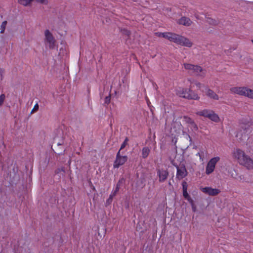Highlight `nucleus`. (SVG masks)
<instances>
[{"label": "nucleus", "mask_w": 253, "mask_h": 253, "mask_svg": "<svg viewBox=\"0 0 253 253\" xmlns=\"http://www.w3.org/2000/svg\"><path fill=\"white\" fill-rule=\"evenodd\" d=\"M233 157L237 160L240 165L245 167L248 169H253V160L241 149H235L233 152Z\"/></svg>", "instance_id": "1"}, {"label": "nucleus", "mask_w": 253, "mask_h": 253, "mask_svg": "<svg viewBox=\"0 0 253 253\" xmlns=\"http://www.w3.org/2000/svg\"><path fill=\"white\" fill-rule=\"evenodd\" d=\"M168 40L171 42L188 47H191L193 45L192 42L189 39L174 33H169Z\"/></svg>", "instance_id": "2"}, {"label": "nucleus", "mask_w": 253, "mask_h": 253, "mask_svg": "<svg viewBox=\"0 0 253 253\" xmlns=\"http://www.w3.org/2000/svg\"><path fill=\"white\" fill-rule=\"evenodd\" d=\"M191 85L189 89L179 87L176 89V94L180 97L190 100H198L200 99V97L197 93L191 89Z\"/></svg>", "instance_id": "3"}, {"label": "nucleus", "mask_w": 253, "mask_h": 253, "mask_svg": "<svg viewBox=\"0 0 253 253\" xmlns=\"http://www.w3.org/2000/svg\"><path fill=\"white\" fill-rule=\"evenodd\" d=\"M183 66L184 68L188 70L191 74H194L196 76L202 78H204L206 75V71L203 70L200 66L189 63H184Z\"/></svg>", "instance_id": "4"}, {"label": "nucleus", "mask_w": 253, "mask_h": 253, "mask_svg": "<svg viewBox=\"0 0 253 253\" xmlns=\"http://www.w3.org/2000/svg\"><path fill=\"white\" fill-rule=\"evenodd\" d=\"M197 115L208 118L211 121L217 123L219 122L220 119L217 114L211 110L204 109L196 113Z\"/></svg>", "instance_id": "5"}, {"label": "nucleus", "mask_w": 253, "mask_h": 253, "mask_svg": "<svg viewBox=\"0 0 253 253\" xmlns=\"http://www.w3.org/2000/svg\"><path fill=\"white\" fill-rule=\"evenodd\" d=\"M173 165L176 168V178L177 179L181 180L188 175V171L184 164H181L177 165V164H173Z\"/></svg>", "instance_id": "6"}, {"label": "nucleus", "mask_w": 253, "mask_h": 253, "mask_svg": "<svg viewBox=\"0 0 253 253\" xmlns=\"http://www.w3.org/2000/svg\"><path fill=\"white\" fill-rule=\"evenodd\" d=\"M45 43L47 44L49 49H53L55 47L56 40L49 30L44 31Z\"/></svg>", "instance_id": "7"}, {"label": "nucleus", "mask_w": 253, "mask_h": 253, "mask_svg": "<svg viewBox=\"0 0 253 253\" xmlns=\"http://www.w3.org/2000/svg\"><path fill=\"white\" fill-rule=\"evenodd\" d=\"M220 160L219 157H215L211 159L208 163L206 169V173L207 174L211 173L213 171L215 167L216 164Z\"/></svg>", "instance_id": "8"}, {"label": "nucleus", "mask_w": 253, "mask_h": 253, "mask_svg": "<svg viewBox=\"0 0 253 253\" xmlns=\"http://www.w3.org/2000/svg\"><path fill=\"white\" fill-rule=\"evenodd\" d=\"M202 191L210 196H215L221 192L219 189L212 188L211 187H206L201 189Z\"/></svg>", "instance_id": "9"}, {"label": "nucleus", "mask_w": 253, "mask_h": 253, "mask_svg": "<svg viewBox=\"0 0 253 253\" xmlns=\"http://www.w3.org/2000/svg\"><path fill=\"white\" fill-rule=\"evenodd\" d=\"M247 87L236 86L230 88V91L234 94L245 96Z\"/></svg>", "instance_id": "10"}, {"label": "nucleus", "mask_w": 253, "mask_h": 253, "mask_svg": "<svg viewBox=\"0 0 253 253\" xmlns=\"http://www.w3.org/2000/svg\"><path fill=\"white\" fill-rule=\"evenodd\" d=\"M127 160V157L124 156L121 158H116L113 167L114 168H118L120 166L124 165Z\"/></svg>", "instance_id": "11"}, {"label": "nucleus", "mask_w": 253, "mask_h": 253, "mask_svg": "<svg viewBox=\"0 0 253 253\" xmlns=\"http://www.w3.org/2000/svg\"><path fill=\"white\" fill-rule=\"evenodd\" d=\"M157 174L159 176V181L164 182L167 178L169 172L167 170L164 169H158Z\"/></svg>", "instance_id": "12"}, {"label": "nucleus", "mask_w": 253, "mask_h": 253, "mask_svg": "<svg viewBox=\"0 0 253 253\" xmlns=\"http://www.w3.org/2000/svg\"><path fill=\"white\" fill-rule=\"evenodd\" d=\"M205 93L207 96L211 99L216 100H218L219 99L218 95L214 91L208 87H206Z\"/></svg>", "instance_id": "13"}, {"label": "nucleus", "mask_w": 253, "mask_h": 253, "mask_svg": "<svg viewBox=\"0 0 253 253\" xmlns=\"http://www.w3.org/2000/svg\"><path fill=\"white\" fill-rule=\"evenodd\" d=\"M178 24L185 26H190L192 24L191 19L187 17L183 16L178 20Z\"/></svg>", "instance_id": "14"}, {"label": "nucleus", "mask_w": 253, "mask_h": 253, "mask_svg": "<svg viewBox=\"0 0 253 253\" xmlns=\"http://www.w3.org/2000/svg\"><path fill=\"white\" fill-rule=\"evenodd\" d=\"M184 121L187 124H190L193 127L194 129L197 130L198 129V126L195 123L194 121L189 117L184 116L183 117Z\"/></svg>", "instance_id": "15"}, {"label": "nucleus", "mask_w": 253, "mask_h": 253, "mask_svg": "<svg viewBox=\"0 0 253 253\" xmlns=\"http://www.w3.org/2000/svg\"><path fill=\"white\" fill-rule=\"evenodd\" d=\"M206 21L208 24L211 26H217L219 23L218 20L210 17H206Z\"/></svg>", "instance_id": "16"}, {"label": "nucleus", "mask_w": 253, "mask_h": 253, "mask_svg": "<svg viewBox=\"0 0 253 253\" xmlns=\"http://www.w3.org/2000/svg\"><path fill=\"white\" fill-rule=\"evenodd\" d=\"M150 150L148 147H145L142 150V157L143 159H146L150 153Z\"/></svg>", "instance_id": "17"}, {"label": "nucleus", "mask_w": 253, "mask_h": 253, "mask_svg": "<svg viewBox=\"0 0 253 253\" xmlns=\"http://www.w3.org/2000/svg\"><path fill=\"white\" fill-rule=\"evenodd\" d=\"M245 97L253 99V89L247 87Z\"/></svg>", "instance_id": "18"}, {"label": "nucleus", "mask_w": 253, "mask_h": 253, "mask_svg": "<svg viewBox=\"0 0 253 253\" xmlns=\"http://www.w3.org/2000/svg\"><path fill=\"white\" fill-rule=\"evenodd\" d=\"M32 1V0H18V2L24 6H26L29 5Z\"/></svg>", "instance_id": "19"}, {"label": "nucleus", "mask_w": 253, "mask_h": 253, "mask_svg": "<svg viewBox=\"0 0 253 253\" xmlns=\"http://www.w3.org/2000/svg\"><path fill=\"white\" fill-rule=\"evenodd\" d=\"M169 33V32H165V33L156 32L155 33V34L157 37H163L166 39H168Z\"/></svg>", "instance_id": "20"}, {"label": "nucleus", "mask_w": 253, "mask_h": 253, "mask_svg": "<svg viewBox=\"0 0 253 253\" xmlns=\"http://www.w3.org/2000/svg\"><path fill=\"white\" fill-rule=\"evenodd\" d=\"M124 181H125V179L124 178H122L120 179H119V180L118 181V182L116 185V188H115V190H114V191H115L117 193L118 192V191H119V189L120 188L121 184H122Z\"/></svg>", "instance_id": "21"}, {"label": "nucleus", "mask_w": 253, "mask_h": 253, "mask_svg": "<svg viewBox=\"0 0 253 253\" xmlns=\"http://www.w3.org/2000/svg\"><path fill=\"white\" fill-rule=\"evenodd\" d=\"M188 81L191 83V84L194 83L196 86L198 87L199 89L201 87L202 84L197 81H194V80L192 79H188Z\"/></svg>", "instance_id": "22"}, {"label": "nucleus", "mask_w": 253, "mask_h": 253, "mask_svg": "<svg viewBox=\"0 0 253 253\" xmlns=\"http://www.w3.org/2000/svg\"><path fill=\"white\" fill-rule=\"evenodd\" d=\"M7 23V22L6 21H4L1 23V25L0 26L1 31H0V32L1 34L4 33L5 29V28H6V26Z\"/></svg>", "instance_id": "23"}, {"label": "nucleus", "mask_w": 253, "mask_h": 253, "mask_svg": "<svg viewBox=\"0 0 253 253\" xmlns=\"http://www.w3.org/2000/svg\"><path fill=\"white\" fill-rule=\"evenodd\" d=\"M117 192H116L115 191H113L111 192V194L109 196V198H108V199L107 200V202L108 203H110L112 201V200H113V198L114 196H115L117 194Z\"/></svg>", "instance_id": "24"}, {"label": "nucleus", "mask_w": 253, "mask_h": 253, "mask_svg": "<svg viewBox=\"0 0 253 253\" xmlns=\"http://www.w3.org/2000/svg\"><path fill=\"white\" fill-rule=\"evenodd\" d=\"M128 141V138L127 137H126L125 138L124 141L123 142V143L122 144L120 149V150L123 149L126 146V145L127 144Z\"/></svg>", "instance_id": "25"}, {"label": "nucleus", "mask_w": 253, "mask_h": 253, "mask_svg": "<svg viewBox=\"0 0 253 253\" xmlns=\"http://www.w3.org/2000/svg\"><path fill=\"white\" fill-rule=\"evenodd\" d=\"M5 98V96L4 94H1L0 95V106H1L3 104Z\"/></svg>", "instance_id": "26"}, {"label": "nucleus", "mask_w": 253, "mask_h": 253, "mask_svg": "<svg viewBox=\"0 0 253 253\" xmlns=\"http://www.w3.org/2000/svg\"><path fill=\"white\" fill-rule=\"evenodd\" d=\"M183 191L187 190L188 185L186 182L183 181L182 183Z\"/></svg>", "instance_id": "27"}, {"label": "nucleus", "mask_w": 253, "mask_h": 253, "mask_svg": "<svg viewBox=\"0 0 253 253\" xmlns=\"http://www.w3.org/2000/svg\"><path fill=\"white\" fill-rule=\"evenodd\" d=\"M39 105H38V103H36V104L35 105V106H34V107L33 109H32V111H31V113H34V112H35L37 111L38 110V109H39Z\"/></svg>", "instance_id": "28"}, {"label": "nucleus", "mask_w": 253, "mask_h": 253, "mask_svg": "<svg viewBox=\"0 0 253 253\" xmlns=\"http://www.w3.org/2000/svg\"><path fill=\"white\" fill-rule=\"evenodd\" d=\"M183 196L186 199L190 197V196L187 192V190L183 191Z\"/></svg>", "instance_id": "29"}, {"label": "nucleus", "mask_w": 253, "mask_h": 253, "mask_svg": "<svg viewBox=\"0 0 253 253\" xmlns=\"http://www.w3.org/2000/svg\"><path fill=\"white\" fill-rule=\"evenodd\" d=\"M111 100V95H109L108 96H106L105 98V103L107 104H109Z\"/></svg>", "instance_id": "30"}, {"label": "nucleus", "mask_w": 253, "mask_h": 253, "mask_svg": "<svg viewBox=\"0 0 253 253\" xmlns=\"http://www.w3.org/2000/svg\"><path fill=\"white\" fill-rule=\"evenodd\" d=\"M186 200L188 201V202L190 203L191 206L195 204L194 203V201L191 199V198L190 197L189 198H188V199H187Z\"/></svg>", "instance_id": "31"}, {"label": "nucleus", "mask_w": 253, "mask_h": 253, "mask_svg": "<svg viewBox=\"0 0 253 253\" xmlns=\"http://www.w3.org/2000/svg\"><path fill=\"white\" fill-rule=\"evenodd\" d=\"M121 150H119V151L118 152L117 154V155H116V158H121L122 157V156L120 154V153H121Z\"/></svg>", "instance_id": "32"}, {"label": "nucleus", "mask_w": 253, "mask_h": 253, "mask_svg": "<svg viewBox=\"0 0 253 253\" xmlns=\"http://www.w3.org/2000/svg\"><path fill=\"white\" fill-rule=\"evenodd\" d=\"M192 211L193 212H195L196 211V207L195 204L191 205Z\"/></svg>", "instance_id": "33"}, {"label": "nucleus", "mask_w": 253, "mask_h": 253, "mask_svg": "<svg viewBox=\"0 0 253 253\" xmlns=\"http://www.w3.org/2000/svg\"><path fill=\"white\" fill-rule=\"evenodd\" d=\"M195 17H196V19H199V16H198V15L195 14Z\"/></svg>", "instance_id": "34"}, {"label": "nucleus", "mask_w": 253, "mask_h": 253, "mask_svg": "<svg viewBox=\"0 0 253 253\" xmlns=\"http://www.w3.org/2000/svg\"><path fill=\"white\" fill-rule=\"evenodd\" d=\"M197 155H198L199 156V157L201 158V155H200V154L199 153H198Z\"/></svg>", "instance_id": "35"}, {"label": "nucleus", "mask_w": 253, "mask_h": 253, "mask_svg": "<svg viewBox=\"0 0 253 253\" xmlns=\"http://www.w3.org/2000/svg\"><path fill=\"white\" fill-rule=\"evenodd\" d=\"M252 42H253V40H252Z\"/></svg>", "instance_id": "36"}]
</instances>
